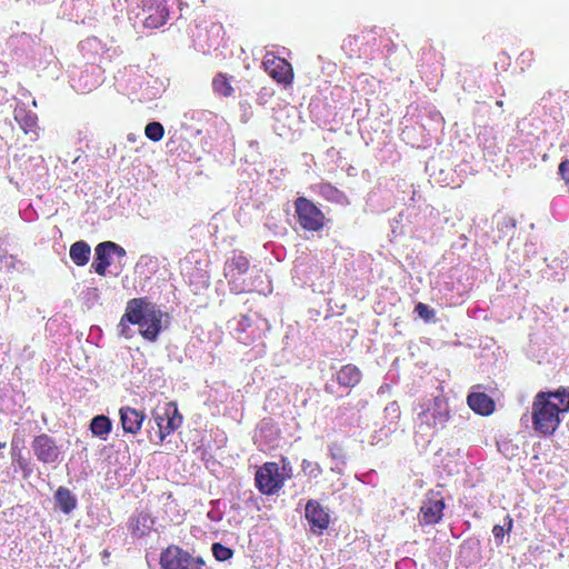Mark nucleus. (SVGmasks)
I'll use <instances>...</instances> for the list:
<instances>
[{
	"label": "nucleus",
	"mask_w": 569,
	"mask_h": 569,
	"mask_svg": "<svg viewBox=\"0 0 569 569\" xmlns=\"http://www.w3.org/2000/svg\"><path fill=\"white\" fill-rule=\"evenodd\" d=\"M569 412V388L555 391H539L532 400L531 420L537 433L543 437L555 435L561 423V415Z\"/></svg>",
	"instance_id": "f257e3e1"
},
{
	"label": "nucleus",
	"mask_w": 569,
	"mask_h": 569,
	"mask_svg": "<svg viewBox=\"0 0 569 569\" xmlns=\"http://www.w3.org/2000/svg\"><path fill=\"white\" fill-rule=\"evenodd\" d=\"M126 319L139 326L140 335L151 342L157 340L162 328V312L147 297L132 298L127 302Z\"/></svg>",
	"instance_id": "f03ea898"
},
{
	"label": "nucleus",
	"mask_w": 569,
	"mask_h": 569,
	"mask_svg": "<svg viewBox=\"0 0 569 569\" xmlns=\"http://www.w3.org/2000/svg\"><path fill=\"white\" fill-rule=\"evenodd\" d=\"M158 430L154 437H150V441L156 445H161L164 439L173 433L182 423V415L179 412L177 403L173 401L167 402L161 410L153 412Z\"/></svg>",
	"instance_id": "7ed1b4c3"
},
{
	"label": "nucleus",
	"mask_w": 569,
	"mask_h": 569,
	"mask_svg": "<svg viewBox=\"0 0 569 569\" xmlns=\"http://www.w3.org/2000/svg\"><path fill=\"white\" fill-rule=\"evenodd\" d=\"M296 218L301 229L318 232L326 226L325 213L306 197H298L295 202Z\"/></svg>",
	"instance_id": "20e7f679"
},
{
	"label": "nucleus",
	"mask_w": 569,
	"mask_h": 569,
	"mask_svg": "<svg viewBox=\"0 0 569 569\" xmlns=\"http://www.w3.org/2000/svg\"><path fill=\"white\" fill-rule=\"evenodd\" d=\"M161 569H202L204 561L199 557H192L181 547L171 545L160 555Z\"/></svg>",
	"instance_id": "39448f33"
},
{
	"label": "nucleus",
	"mask_w": 569,
	"mask_h": 569,
	"mask_svg": "<svg viewBox=\"0 0 569 569\" xmlns=\"http://www.w3.org/2000/svg\"><path fill=\"white\" fill-rule=\"evenodd\" d=\"M257 489L267 496L277 493L283 487V477L279 472L277 462L263 463L254 475Z\"/></svg>",
	"instance_id": "423d86ee"
},
{
	"label": "nucleus",
	"mask_w": 569,
	"mask_h": 569,
	"mask_svg": "<svg viewBox=\"0 0 569 569\" xmlns=\"http://www.w3.org/2000/svg\"><path fill=\"white\" fill-rule=\"evenodd\" d=\"M262 67L276 82L283 86L292 83L295 78L293 68L286 59L272 52H267L262 60Z\"/></svg>",
	"instance_id": "0eeeda50"
},
{
	"label": "nucleus",
	"mask_w": 569,
	"mask_h": 569,
	"mask_svg": "<svg viewBox=\"0 0 569 569\" xmlns=\"http://www.w3.org/2000/svg\"><path fill=\"white\" fill-rule=\"evenodd\" d=\"M126 256V250L112 241L100 242L94 249V260L91 268L99 276H106L108 267L111 264V256Z\"/></svg>",
	"instance_id": "6e6552de"
},
{
	"label": "nucleus",
	"mask_w": 569,
	"mask_h": 569,
	"mask_svg": "<svg viewBox=\"0 0 569 569\" xmlns=\"http://www.w3.org/2000/svg\"><path fill=\"white\" fill-rule=\"evenodd\" d=\"M32 450L37 459L42 463H54L60 457V449L53 438L47 433H41L31 442Z\"/></svg>",
	"instance_id": "1a4fd4ad"
},
{
	"label": "nucleus",
	"mask_w": 569,
	"mask_h": 569,
	"mask_svg": "<svg viewBox=\"0 0 569 569\" xmlns=\"http://www.w3.org/2000/svg\"><path fill=\"white\" fill-rule=\"evenodd\" d=\"M249 268L250 261L241 252H233V254L226 261L224 277L228 279V282L231 286V290L236 292H241L244 290L237 284V281L240 276L248 272Z\"/></svg>",
	"instance_id": "9d476101"
},
{
	"label": "nucleus",
	"mask_w": 569,
	"mask_h": 569,
	"mask_svg": "<svg viewBox=\"0 0 569 569\" xmlns=\"http://www.w3.org/2000/svg\"><path fill=\"white\" fill-rule=\"evenodd\" d=\"M305 516L310 525V530L316 535H322L328 529L330 516L317 500H309L306 503Z\"/></svg>",
	"instance_id": "9b49d317"
},
{
	"label": "nucleus",
	"mask_w": 569,
	"mask_h": 569,
	"mask_svg": "<svg viewBox=\"0 0 569 569\" xmlns=\"http://www.w3.org/2000/svg\"><path fill=\"white\" fill-rule=\"evenodd\" d=\"M121 427L123 432L138 435L141 431L146 413L130 406L121 407L119 410Z\"/></svg>",
	"instance_id": "f8f14e48"
},
{
	"label": "nucleus",
	"mask_w": 569,
	"mask_h": 569,
	"mask_svg": "<svg viewBox=\"0 0 569 569\" xmlns=\"http://www.w3.org/2000/svg\"><path fill=\"white\" fill-rule=\"evenodd\" d=\"M445 507L443 498H428L420 508L421 523L425 526L439 523L443 517Z\"/></svg>",
	"instance_id": "ddd939ff"
},
{
	"label": "nucleus",
	"mask_w": 569,
	"mask_h": 569,
	"mask_svg": "<svg viewBox=\"0 0 569 569\" xmlns=\"http://www.w3.org/2000/svg\"><path fill=\"white\" fill-rule=\"evenodd\" d=\"M154 525L153 519L146 512H139L129 519L128 529L132 537L143 538L150 533Z\"/></svg>",
	"instance_id": "4468645a"
},
{
	"label": "nucleus",
	"mask_w": 569,
	"mask_h": 569,
	"mask_svg": "<svg viewBox=\"0 0 569 569\" xmlns=\"http://www.w3.org/2000/svg\"><path fill=\"white\" fill-rule=\"evenodd\" d=\"M467 403L471 410L481 416H489L495 410V401L485 392H471L467 397Z\"/></svg>",
	"instance_id": "2eb2a0df"
},
{
	"label": "nucleus",
	"mask_w": 569,
	"mask_h": 569,
	"mask_svg": "<svg viewBox=\"0 0 569 569\" xmlns=\"http://www.w3.org/2000/svg\"><path fill=\"white\" fill-rule=\"evenodd\" d=\"M362 379L360 369L351 363L342 366L336 373V380L343 388H353Z\"/></svg>",
	"instance_id": "dca6fc26"
},
{
	"label": "nucleus",
	"mask_w": 569,
	"mask_h": 569,
	"mask_svg": "<svg viewBox=\"0 0 569 569\" xmlns=\"http://www.w3.org/2000/svg\"><path fill=\"white\" fill-rule=\"evenodd\" d=\"M169 17V11L164 6L158 4L156 7H150L148 10V16L144 18L143 24L149 29H157L162 27Z\"/></svg>",
	"instance_id": "f3484780"
},
{
	"label": "nucleus",
	"mask_w": 569,
	"mask_h": 569,
	"mask_svg": "<svg viewBox=\"0 0 569 569\" xmlns=\"http://www.w3.org/2000/svg\"><path fill=\"white\" fill-rule=\"evenodd\" d=\"M54 500L59 509L66 515L72 512L77 507V498L68 488L62 486L54 492Z\"/></svg>",
	"instance_id": "a211bd4d"
},
{
	"label": "nucleus",
	"mask_w": 569,
	"mask_h": 569,
	"mask_svg": "<svg viewBox=\"0 0 569 569\" xmlns=\"http://www.w3.org/2000/svg\"><path fill=\"white\" fill-rule=\"evenodd\" d=\"M212 90L220 97H231L234 92V89L231 84V77L224 72H218L212 79Z\"/></svg>",
	"instance_id": "6ab92c4d"
},
{
	"label": "nucleus",
	"mask_w": 569,
	"mask_h": 569,
	"mask_svg": "<svg viewBox=\"0 0 569 569\" xmlns=\"http://www.w3.org/2000/svg\"><path fill=\"white\" fill-rule=\"evenodd\" d=\"M14 119L18 121L20 128L26 134H33V140L38 138V118L36 114L26 111L18 112L16 113Z\"/></svg>",
	"instance_id": "aec40b11"
},
{
	"label": "nucleus",
	"mask_w": 569,
	"mask_h": 569,
	"mask_svg": "<svg viewBox=\"0 0 569 569\" xmlns=\"http://www.w3.org/2000/svg\"><path fill=\"white\" fill-rule=\"evenodd\" d=\"M90 247L87 242L80 240L74 242L70 247V258L71 260L79 267H82L88 263L90 258Z\"/></svg>",
	"instance_id": "412c9836"
},
{
	"label": "nucleus",
	"mask_w": 569,
	"mask_h": 569,
	"mask_svg": "<svg viewBox=\"0 0 569 569\" xmlns=\"http://www.w3.org/2000/svg\"><path fill=\"white\" fill-rule=\"evenodd\" d=\"M112 428L111 420L104 416L99 415L96 416L90 423V430L93 436L99 437L102 440L107 439V436L110 433Z\"/></svg>",
	"instance_id": "4be33fe9"
},
{
	"label": "nucleus",
	"mask_w": 569,
	"mask_h": 569,
	"mask_svg": "<svg viewBox=\"0 0 569 569\" xmlns=\"http://www.w3.org/2000/svg\"><path fill=\"white\" fill-rule=\"evenodd\" d=\"M513 528V519L510 515L505 517L503 525H495L492 528V535L495 538L496 545L499 547L503 543V537L506 533H510Z\"/></svg>",
	"instance_id": "5701e85b"
},
{
	"label": "nucleus",
	"mask_w": 569,
	"mask_h": 569,
	"mask_svg": "<svg viewBox=\"0 0 569 569\" xmlns=\"http://www.w3.org/2000/svg\"><path fill=\"white\" fill-rule=\"evenodd\" d=\"M144 134L153 142L160 141L164 136L163 126L160 122H149L144 128Z\"/></svg>",
	"instance_id": "b1692460"
},
{
	"label": "nucleus",
	"mask_w": 569,
	"mask_h": 569,
	"mask_svg": "<svg viewBox=\"0 0 569 569\" xmlns=\"http://www.w3.org/2000/svg\"><path fill=\"white\" fill-rule=\"evenodd\" d=\"M212 555L218 561H227L232 558L233 550L220 542H214L211 547Z\"/></svg>",
	"instance_id": "393cba45"
},
{
	"label": "nucleus",
	"mask_w": 569,
	"mask_h": 569,
	"mask_svg": "<svg viewBox=\"0 0 569 569\" xmlns=\"http://www.w3.org/2000/svg\"><path fill=\"white\" fill-rule=\"evenodd\" d=\"M431 418H432V426L433 427H445V425L448 422L450 416H449V412L447 410H433L431 413H430Z\"/></svg>",
	"instance_id": "a878e982"
},
{
	"label": "nucleus",
	"mask_w": 569,
	"mask_h": 569,
	"mask_svg": "<svg viewBox=\"0 0 569 569\" xmlns=\"http://www.w3.org/2000/svg\"><path fill=\"white\" fill-rule=\"evenodd\" d=\"M11 457L20 469L26 470L28 468V461L22 457L21 450L14 445V441L11 442Z\"/></svg>",
	"instance_id": "bb28decb"
},
{
	"label": "nucleus",
	"mask_w": 569,
	"mask_h": 569,
	"mask_svg": "<svg viewBox=\"0 0 569 569\" xmlns=\"http://www.w3.org/2000/svg\"><path fill=\"white\" fill-rule=\"evenodd\" d=\"M415 312L426 321H429L433 316L435 311L431 310L426 303L418 302L415 307Z\"/></svg>",
	"instance_id": "cd10ccee"
},
{
	"label": "nucleus",
	"mask_w": 569,
	"mask_h": 569,
	"mask_svg": "<svg viewBox=\"0 0 569 569\" xmlns=\"http://www.w3.org/2000/svg\"><path fill=\"white\" fill-rule=\"evenodd\" d=\"M129 323L130 322H129V320L126 319V312H124L120 319L118 327H119L120 333L122 336H124L126 338H131Z\"/></svg>",
	"instance_id": "c85d7f7f"
},
{
	"label": "nucleus",
	"mask_w": 569,
	"mask_h": 569,
	"mask_svg": "<svg viewBox=\"0 0 569 569\" xmlns=\"http://www.w3.org/2000/svg\"><path fill=\"white\" fill-rule=\"evenodd\" d=\"M335 450H340V447L337 443H333L332 446H330V452H331V457L333 459L337 458V455L335 453Z\"/></svg>",
	"instance_id": "c756f323"
},
{
	"label": "nucleus",
	"mask_w": 569,
	"mask_h": 569,
	"mask_svg": "<svg viewBox=\"0 0 569 569\" xmlns=\"http://www.w3.org/2000/svg\"><path fill=\"white\" fill-rule=\"evenodd\" d=\"M496 104H497L498 107H502V106H503V101H502V100H498V101L496 102Z\"/></svg>",
	"instance_id": "7c9ffc66"
},
{
	"label": "nucleus",
	"mask_w": 569,
	"mask_h": 569,
	"mask_svg": "<svg viewBox=\"0 0 569 569\" xmlns=\"http://www.w3.org/2000/svg\"><path fill=\"white\" fill-rule=\"evenodd\" d=\"M6 447V442H0V449Z\"/></svg>",
	"instance_id": "2f4dec72"
},
{
	"label": "nucleus",
	"mask_w": 569,
	"mask_h": 569,
	"mask_svg": "<svg viewBox=\"0 0 569 569\" xmlns=\"http://www.w3.org/2000/svg\"><path fill=\"white\" fill-rule=\"evenodd\" d=\"M128 3V0H123V6Z\"/></svg>",
	"instance_id": "473e14b6"
}]
</instances>
